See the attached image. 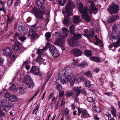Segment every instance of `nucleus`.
I'll return each mask as SVG.
<instances>
[{
    "mask_svg": "<svg viewBox=\"0 0 120 120\" xmlns=\"http://www.w3.org/2000/svg\"><path fill=\"white\" fill-rule=\"evenodd\" d=\"M71 53L75 57H78L82 55V51L79 49H72L71 52Z\"/></svg>",
    "mask_w": 120,
    "mask_h": 120,
    "instance_id": "ddd939ff",
    "label": "nucleus"
},
{
    "mask_svg": "<svg viewBox=\"0 0 120 120\" xmlns=\"http://www.w3.org/2000/svg\"><path fill=\"white\" fill-rule=\"evenodd\" d=\"M29 33V36H30L32 39H34L36 38H38V34L34 31V29L33 28L30 29Z\"/></svg>",
    "mask_w": 120,
    "mask_h": 120,
    "instance_id": "dca6fc26",
    "label": "nucleus"
},
{
    "mask_svg": "<svg viewBox=\"0 0 120 120\" xmlns=\"http://www.w3.org/2000/svg\"><path fill=\"white\" fill-rule=\"evenodd\" d=\"M55 85L56 86V89L58 91H60L62 89V86L61 84L58 82H56Z\"/></svg>",
    "mask_w": 120,
    "mask_h": 120,
    "instance_id": "72a5a7b5",
    "label": "nucleus"
},
{
    "mask_svg": "<svg viewBox=\"0 0 120 120\" xmlns=\"http://www.w3.org/2000/svg\"><path fill=\"white\" fill-rule=\"evenodd\" d=\"M66 77L65 78V80L66 82V83L68 84L69 83L70 81V79L71 78V76H66Z\"/></svg>",
    "mask_w": 120,
    "mask_h": 120,
    "instance_id": "a19ab883",
    "label": "nucleus"
},
{
    "mask_svg": "<svg viewBox=\"0 0 120 120\" xmlns=\"http://www.w3.org/2000/svg\"><path fill=\"white\" fill-rule=\"evenodd\" d=\"M84 75H86V76L90 77L91 76V74L90 71H89L84 73Z\"/></svg>",
    "mask_w": 120,
    "mask_h": 120,
    "instance_id": "864d4df0",
    "label": "nucleus"
},
{
    "mask_svg": "<svg viewBox=\"0 0 120 120\" xmlns=\"http://www.w3.org/2000/svg\"><path fill=\"white\" fill-rule=\"evenodd\" d=\"M4 5H2V7L1 8H0V10L3 11L4 13H6V11L5 10V7L4 6Z\"/></svg>",
    "mask_w": 120,
    "mask_h": 120,
    "instance_id": "3c124183",
    "label": "nucleus"
},
{
    "mask_svg": "<svg viewBox=\"0 0 120 120\" xmlns=\"http://www.w3.org/2000/svg\"><path fill=\"white\" fill-rule=\"evenodd\" d=\"M4 116V113L0 111V117H3Z\"/></svg>",
    "mask_w": 120,
    "mask_h": 120,
    "instance_id": "69168bd1",
    "label": "nucleus"
},
{
    "mask_svg": "<svg viewBox=\"0 0 120 120\" xmlns=\"http://www.w3.org/2000/svg\"><path fill=\"white\" fill-rule=\"evenodd\" d=\"M47 49V48L46 47H44L43 49H37V53L39 54L38 56L43 57L44 56V50Z\"/></svg>",
    "mask_w": 120,
    "mask_h": 120,
    "instance_id": "b1692460",
    "label": "nucleus"
},
{
    "mask_svg": "<svg viewBox=\"0 0 120 120\" xmlns=\"http://www.w3.org/2000/svg\"><path fill=\"white\" fill-rule=\"evenodd\" d=\"M62 29V31H60V32H56L55 33L56 34H57L59 36L63 38H65L67 36V34L68 33V31L65 28H63Z\"/></svg>",
    "mask_w": 120,
    "mask_h": 120,
    "instance_id": "4468645a",
    "label": "nucleus"
},
{
    "mask_svg": "<svg viewBox=\"0 0 120 120\" xmlns=\"http://www.w3.org/2000/svg\"><path fill=\"white\" fill-rule=\"evenodd\" d=\"M116 110L112 111H111V113L112 114L113 116L115 117H116Z\"/></svg>",
    "mask_w": 120,
    "mask_h": 120,
    "instance_id": "052dcab7",
    "label": "nucleus"
},
{
    "mask_svg": "<svg viewBox=\"0 0 120 120\" xmlns=\"http://www.w3.org/2000/svg\"><path fill=\"white\" fill-rule=\"evenodd\" d=\"M119 10V6L114 3H112L111 5H110L109 8L107 9V10L111 15L117 13Z\"/></svg>",
    "mask_w": 120,
    "mask_h": 120,
    "instance_id": "20e7f679",
    "label": "nucleus"
},
{
    "mask_svg": "<svg viewBox=\"0 0 120 120\" xmlns=\"http://www.w3.org/2000/svg\"><path fill=\"white\" fill-rule=\"evenodd\" d=\"M44 14L42 11H39L35 15L36 17L39 19H41L43 17V15Z\"/></svg>",
    "mask_w": 120,
    "mask_h": 120,
    "instance_id": "7c9ffc66",
    "label": "nucleus"
},
{
    "mask_svg": "<svg viewBox=\"0 0 120 120\" xmlns=\"http://www.w3.org/2000/svg\"><path fill=\"white\" fill-rule=\"evenodd\" d=\"M73 95V93L71 91L69 90L67 91L66 95L67 97H70Z\"/></svg>",
    "mask_w": 120,
    "mask_h": 120,
    "instance_id": "c03bdc74",
    "label": "nucleus"
},
{
    "mask_svg": "<svg viewBox=\"0 0 120 120\" xmlns=\"http://www.w3.org/2000/svg\"><path fill=\"white\" fill-rule=\"evenodd\" d=\"M61 80V82L63 84H65L66 82V81H65V79H61L60 80Z\"/></svg>",
    "mask_w": 120,
    "mask_h": 120,
    "instance_id": "774afa93",
    "label": "nucleus"
},
{
    "mask_svg": "<svg viewBox=\"0 0 120 120\" xmlns=\"http://www.w3.org/2000/svg\"><path fill=\"white\" fill-rule=\"evenodd\" d=\"M75 27L74 25H72L70 27V34L73 35L75 34Z\"/></svg>",
    "mask_w": 120,
    "mask_h": 120,
    "instance_id": "473e14b6",
    "label": "nucleus"
},
{
    "mask_svg": "<svg viewBox=\"0 0 120 120\" xmlns=\"http://www.w3.org/2000/svg\"><path fill=\"white\" fill-rule=\"evenodd\" d=\"M64 116L68 120H70L71 118L70 116L69 115V114Z\"/></svg>",
    "mask_w": 120,
    "mask_h": 120,
    "instance_id": "0e129e2a",
    "label": "nucleus"
},
{
    "mask_svg": "<svg viewBox=\"0 0 120 120\" xmlns=\"http://www.w3.org/2000/svg\"><path fill=\"white\" fill-rule=\"evenodd\" d=\"M9 101H8L4 100L0 102V109L3 110H4V108L7 107Z\"/></svg>",
    "mask_w": 120,
    "mask_h": 120,
    "instance_id": "f3484780",
    "label": "nucleus"
},
{
    "mask_svg": "<svg viewBox=\"0 0 120 120\" xmlns=\"http://www.w3.org/2000/svg\"><path fill=\"white\" fill-rule=\"evenodd\" d=\"M32 11L35 15H36V14H37L38 12H39V11H37V9L36 8H33L32 10Z\"/></svg>",
    "mask_w": 120,
    "mask_h": 120,
    "instance_id": "de8ad7c7",
    "label": "nucleus"
},
{
    "mask_svg": "<svg viewBox=\"0 0 120 120\" xmlns=\"http://www.w3.org/2000/svg\"><path fill=\"white\" fill-rule=\"evenodd\" d=\"M30 72L35 75H38L39 76L41 75V74H40V72L39 68L36 66H32L31 68Z\"/></svg>",
    "mask_w": 120,
    "mask_h": 120,
    "instance_id": "9d476101",
    "label": "nucleus"
},
{
    "mask_svg": "<svg viewBox=\"0 0 120 120\" xmlns=\"http://www.w3.org/2000/svg\"><path fill=\"white\" fill-rule=\"evenodd\" d=\"M120 43V39H119L117 42L113 43V45L114 48H116L119 46Z\"/></svg>",
    "mask_w": 120,
    "mask_h": 120,
    "instance_id": "58836bf2",
    "label": "nucleus"
},
{
    "mask_svg": "<svg viewBox=\"0 0 120 120\" xmlns=\"http://www.w3.org/2000/svg\"><path fill=\"white\" fill-rule=\"evenodd\" d=\"M84 53L86 56L88 57L91 56L92 55V52L91 51L87 49L85 50Z\"/></svg>",
    "mask_w": 120,
    "mask_h": 120,
    "instance_id": "c85d7f7f",
    "label": "nucleus"
},
{
    "mask_svg": "<svg viewBox=\"0 0 120 120\" xmlns=\"http://www.w3.org/2000/svg\"><path fill=\"white\" fill-rule=\"evenodd\" d=\"M78 76L77 75L76 77L74 78H72L71 81H70L71 86H73L74 85V83L76 82L77 83H79L81 81V79L82 78L83 79V77L81 78H78Z\"/></svg>",
    "mask_w": 120,
    "mask_h": 120,
    "instance_id": "6ab92c4d",
    "label": "nucleus"
},
{
    "mask_svg": "<svg viewBox=\"0 0 120 120\" xmlns=\"http://www.w3.org/2000/svg\"><path fill=\"white\" fill-rule=\"evenodd\" d=\"M78 115L79 116L80 115L81 112L82 113V116L84 118H86L89 117L90 115L87 113L85 110L82 109L81 108H78Z\"/></svg>",
    "mask_w": 120,
    "mask_h": 120,
    "instance_id": "2eb2a0df",
    "label": "nucleus"
},
{
    "mask_svg": "<svg viewBox=\"0 0 120 120\" xmlns=\"http://www.w3.org/2000/svg\"><path fill=\"white\" fill-rule=\"evenodd\" d=\"M14 107V105L12 103H8L7 107H8L10 109L13 108Z\"/></svg>",
    "mask_w": 120,
    "mask_h": 120,
    "instance_id": "603ef678",
    "label": "nucleus"
},
{
    "mask_svg": "<svg viewBox=\"0 0 120 120\" xmlns=\"http://www.w3.org/2000/svg\"><path fill=\"white\" fill-rule=\"evenodd\" d=\"M21 2L20 0H15L14 3V7L15 8H16L18 7L21 4Z\"/></svg>",
    "mask_w": 120,
    "mask_h": 120,
    "instance_id": "c9c22d12",
    "label": "nucleus"
},
{
    "mask_svg": "<svg viewBox=\"0 0 120 120\" xmlns=\"http://www.w3.org/2000/svg\"><path fill=\"white\" fill-rule=\"evenodd\" d=\"M12 50L11 48L8 47L3 51V54L7 56H11L12 54Z\"/></svg>",
    "mask_w": 120,
    "mask_h": 120,
    "instance_id": "a211bd4d",
    "label": "nucleus"
},
{
    "mask_svg": "<svg viewBox=\"0 0 120 120\" xmlns=\"http://www.w3.org/2000/svg\"><path fill=\"white\" fill-rule=\"evenodd\" d=\"M73 21L74 24H77L79 23L81 21L79 16H75Z\"/></svg>",
    "mask_w": 120,
    "mask_h": 120,
    "instance_id": "393cba45",
    "label": "nucleus"
},
{
    "mask_svg": "<svg viewBox=\"0 0 120 120\" xmlns=\"http://www.w3.org/2000/svg\"><path fill=\"white\" fill-rule=\"evenodd\" d=\"M118 17L117 15H116L115 16L110 17L108 19V22L110 23L116 20Z\"/></svg>",
    "mask_w": 120,
    "mask_h": 120,
    "instance_id": "cd10ccee",
    "label": "nucleus"
},
{
    "mask_svg": "<svg viewBox=\"0 0 120 120\" xmlns=\"http://www.w3.org/2000/svg\"><path fill=\"white\" fill-rule=\"evenodd\" d=\"M84 32V34H83V35L88 39H90L94 37V32L92 30L90 31L89 34H87L89 32V30L87 29H85Z\"/></svg>",
    "mask_w": 120,
    "mask_h": 120,
    "instance_id": "9b49d317",
    "label": "nucleus"
},
{
    "mask_svg": "<svg viewBox=\"0 0 120 120\" xmlns=\"http://www.w3.org/2000/svg\"><path fill=\"white\" fill-rule=\"evenodd\" d=\"M45 36L46 38H49L51 37V34L49 33H47L45 34Z\"/></svg>",
    "mask_w": 120,
    "mask_h": 120,
    "instance_id": "5fc2aeb1",
    "label": "nucleus"
},
{
    "mask_svg": "<svg viewBox=\"0 0 120 120\" xmlns=\"http://www.w3.org/2000/svg\"><path fill=\"white\" fill-rule=\"evenodd\" d=\"M72 72L70 69H69L66 70L64 73V75L65 76H71Z\"/></svg>",
    "mask_w": 120,
    "mask_h": 120,
    "instance_id": "f704fd0d",
    "label": "nucleus"
},
{
    "mask_svg": "<svg viewBox=\"0 0 120 120\" xmlns=\"http://www.w3.org/2000/svg\"><path fill=\"white\" fill-rule=\"evenodd\" d=\"M8 99L14 102H16L18 100V99L16 96L13 94H11L10 95Z\"/></svg>",
    "mask_w": 120,
    "mask_h": 120,
    "instance_id": "a878e982",
    "label": "nucleus"
},
{
    "mask_svg": "<svg viewBox=\"0 0 120 120\" xmlns=\"http://www.w3.org/2000/svg\"><path fill=\"white\" fill-rule=\"evenodd\" d=\"M44 0H37L36 3L37 5H38L44 4Z\"/></svg>",
    "mask_w": 120,
    "mask_h": 120,
    "instance_id": "79ce46f5",
    "label": "nucleus"
},
{
    "mask_svg": "<svg viewBox=\"0 0 120 120\" xmlns=\"http://www.w3.org/2000/svg\"><path fill=\"white\" fill-rule=\"evenodd\" d=\"M60 4L61 6H63L65 4L66 0H57Z\"/></svg>",
    "mask_w": 120,
    "mask_h": 120,
    "instance_id": "a18cd8bd",
    "label": "nucleus"
},
{
    "mask_svg": "<svg viewBox=\"0 0 120 120\" xmlns=\"http://www.w3.org/2000/svg\"><path fill=\"white\" fill-rule=\"evenodd\" d=\"M92 107L93 109L96 112H99L101 111V109L99 107L96 106L95 103H94L92 105Z\"/></svg>",
    "mask_w": 120,
    "mask_h": 120,
    "instance_id": "c756f323",
    "label": "nucleus"
},
{
    "mask_svg": "<svg viewBox=\"0 0 120 120\" xmlns=\"http://www.w3.org/2000/svg\"><path fill=\"white\" fill-rule=\"evenodd\" d=\"M79 10L80 13L82 14V18L86 22H90L91 19L89 15V13L90 15H91L92 13L86 6L83 7L82 3L80 2L79 4Z\"/></svg>",
    "mask_w": 120,
    "mask_h": 120,
    "instance_id": "f03ea898",
    "label": "nucleus"
},
{
    "mask_svg": "<svg viewBox=\"0 0 120 120\" xmlns=\"http://www.w3.org/2000/svg\"><path fill=\"white\" fill-rule=\"evenodd\" d=\"M15 89V85L12 84L11 86L10 87V90H14Z\"/></svg>",
    "mask_w": 120,
    "mask_h": 120,
    "instance_id": "e2e57ef3",
    "label": "nucleus"
},
{
    "mask_svg": "<svg viewBox=\"0 0 120 120\" xmlns=\"http://www.w3.org/2000/svg\"><path fill=\"white\" fill-rule=\"evenodd\" d=\"M110 38L112 40L115 39H120V36L119 30L116 31H112V34L109 35Z\"/></svg>",
    "mask_w": 120,
    "mask_h": 120,
    "instance_id": "1a4fd4ad",
    "label": "nucleus"
},
{
    "mask_svg": "<svg viewBox=\"0 0 120 120\" xmlns=\"http://www.w3.org/2000/svg\"><path fill=\"white\" fill-rule=\"evenodd\" d=\"M41 56H38L36 59V61L39 63L40 65L44 61V60L42 58Z\"/></svg>",
    "mask_w": 120,
    "mask_h": 120,
    "instance_id": "2f4dec72",
    "label": "nucleus"
},
{
    "mask_svg": "<svg viewBox=\"0 0 120 120\" xmlns=\"http://www.w3.org/2000/svg\"><path fill=\"white\" fill-rule=\"evenodd\" d=\"M73 62L72 63V64L73 65H76L77 67L79 66V64L77 60H75L73 59L72 60Z\"/></svg>",
    "mask_w": 120,
    "mask_h": 120,
    "instance_id": "ea45409f",
    "label": "nucleus"
},
{
    "mask_svg": "<svg viewBox=\"0 0 120 120\" xmlns=\"http://www.w3.org/2000/svg\"><path fill=\"white\" fill-rule=\"evenodd\" d=\"M89 58L92 61H94L96 62L99 63L101 61L100 58L96 56L90 57Z\"/></svg>",
    "mask_w": 120,
    "mask_h": 120,
    "instance_id": "bb28decb",
    "label": "nucleus"
},
{
    "mask_svg": "<svg viewBox=\"0 0 120 120\" xmlns=\"http://www.w3.org/2000/svg\"><path fill=\"white\" fill-rule=\"evenodd\" d=\"M18 92H19V94H23V93L24 91L22 88H20L17 90Z\"/></svg>",
    "mask_w": 120,
    "mask_h": 120,
    "instance_id": "8fccbe9b",
    "label": "nucleus"
},
{
    "mask_svg": "<svg viewBox=\"0 0 120 120\" xmlns=\"http://www.w3.org/2000/svg\"><path fill=\"white\" fill-rule=\"evenodd\" d=\"M12 42H14V43L12 45V48L15 51H19L21 46V44L16 40L11 39Z\"/></svg>",
    "mask_w": 120,
    "mask_h": 120,
    "instance_id": "6e6552de",
    "label": "nucleus"
},
{
    "mask_svg": "<svg viewBox=\"0 0 120 120\" xmlns=\"http://www.w3.org/2000/svg\"><path fill=\"white\" fill-rule=\"evenodd\" d=\"M88 64L85 61H82L80 64H79V66L81 67L82 68H84L86 67Z\"/></svg>",
    "mask_w": 120,
    "mask_h": 120,
    "instance_id": "e433bc0d",
    "label": "nucleus"
},
{
    "mask_svg": "<svg viewBox=\"0 0 120 120\" xmlns=\"http://www.w3.org/2000/svg\"><path fill=\"white\" fill-rule=\"evenodd\" d=\"M23 23L21 22L19 24L18 27L19 30H20L21 32H22V34L23 35L26 34L28 31L27 28L25 27Z\"/></svg>",
    "mask_w": 120,
    "mask_h": 120,
    "instance_id": "f8f14e48",
    "label": "nucleus"
},
{
    "mask_svg": "<svg viewBox=\"0 0 120 120\" xmlns=\"http://www.w3.org/2000/svg\"><path fill=\"white\" fill-rule=\"evenodd\" d=\"M90 82L89 81H86L85 82V86L89 88L90 87Z\"/></svg>",
    "mask_w": 120,
    "mask_h": 120,
    "instance_id": "09e8293b",
    "label": "nucleus"
},
{
    "mask_svg": "<svg viewBox=\"0 0 120 120\" xmlns=\"http://www.w3.org/2000/svg\"><path fill=\"white\" fill-rule=\"evenodd\" d=\"M23 82L28 86V88H32L34 86V83L31 77L29 75L26 76Z\"/></svg>",
    "mask_w": 120,
    "mask_h": 120,
    "instance_id": "7ed1b4c3",
    "label": "nucleus"
},
{
    "mask_svg": "<svg viewBox=\"0 0 120 120\" xmlns=\"http://www.w3.org/2000/svg\"><path fill=\"white\" fill-rule=\"evenodd\" d=\"M69 109H68L66 108L65 111V112L64 113V115L69 114Z\"/></svg>",
    "mask_w": 120,
    "mask_h": 120,
    "instance_id": "bf43d9fd",
    "label": "nucleus"
},
{
    "mask_svg": "<svg viewBox=\"0 0 120 120\" xmlns=\"http://www.w3.org/2000/svg\"><path fill=\"white\" fill-rule=\"evenodd\" d=\"M65 40L63 39L57 38L55 41L54 44L60 46L63 51H64L65 48L64 47Z\"/></svg>",
    "mask_w": 120,
    "mask_h": 120,
    "instance_id": "0eeeda50",
    "label": "nucleus"
},
{
    "mask_svg": "<svg viewBox=\"0 0 120 120\" xmlns=\"http://www.w3.org/2000/svg\"><path fill=\"white\" fill-rule=\"evenodd\" d=\"M82 92V94H83L84 95H86L87 94L86 92V91L84 89H82V91L81 92Z\"/></svg>",
    "mask_w": 120,
    "mask_h": 120,
    "instance_id": "338daca9",
    "label": "nucleus"
},
{
    "mask_svg": "<svg viewBox=\"0 0 120 120\" xmlns=\"http://www.w3.org/2000/svg\"><path fill=\"white\" fill-rule=\"evenodd\" d=\"M14 0H8L7 2V4L9 6H10L12 4Z\"/></svg>",
    "mask_w": 120,
    "mask_h": 120,
    "instance_id": "13d9d810",
    "label": "nucleus"
},
{
    "mask_svg": "<svg viewBox=\"0 0 120 120\" xmlns=\"http://www.w3.org/2000/svg\"><path fill=\"white\" fill-rule=\"evenodd\" d=\"M91 10L94 14H96L98 13V10L95 6V4L93 2H92L90 3Z\"/></svg>",
    "mask_w": 120,
    "mask_h": 120,
    "instance_id": "4be33fe9",
    "label": "nucleus"
},
{
    "mask_svg": "<svg viewBox=\"0 0 120 120\" xmlns=\"http://www.w3.org/2000/svg\"><path fill=\"white\" fill-rule=\"evenodd\" d=\"M49 49L54 58H56L60 55V53L54 46L51 45L49 48Z\"/></svg>",
    "mask_w": 120,
    "mask_h": 120,
    "instance_id": "423d86ee",
    "label": "nucleus"
},
{
    "mask_svg": "<svg viewBox=\"0 0 120 120\" xmlns=\"http://www.w3.org/2000/svg\"><path fill=\"white\" fill-rule=\"evenodd\" d=\"M40 105V103H39L38 104L36 108L33 110L32 112V114H35L37 113L38 110L39 108Z\"/></svg>",
    "mask_w": 120,
    "mask_h": 120,
    "instance_id": "4c0bfd02",
    "label": "nucleus"
},
{
    "mask_svg": "<svg viewBox=\"0 0 120 120\" xmlns=\"http://www.w3.org/2000/svg\"><path fill=\"white\" fill-rule=\"evenodd\" d=\"M87 100L90 102H94L95 101L94 99H93L92 97H87Z\"/></svg>",
    "mask_w": 120,
    "mask_h": 120,
    "instance_id": "37998d69",
    "label": "nucleus"
},
{
    "mask_svg": "<svg viewBox=\"0 0 120 120\" xmlns=\"http://www.w3.org/2000/svg\"><path fill=\"white\" fill-rule=\"evenodd\" d=\"M96 41L94 42V44L95 45L99 44L100 47H101L103 46V44L102 41L98 39V38L96 35H95Z\"/></svg>",
    "mask_w": 120,
    "mask_h": 120,
    "instance_id": "5701e85b",
    "label": "nucleus"
},
{
    "mask_svg": "<svg viewBox=\"0 0 120 120\" xmlns=\"http://www.w3.org/2000/svg\"><path fill=\"white\" fill-rule=\"evenodd\" d=\"M10 95L9 92H7L4 94V97L5 98H8L9 97Z\"/></svg>",
    "mask_w": 120,
    "mask_h": 120,
    "instance_id": "6e6d98bb",
    "label": "nucleus"
},
{
    "mask_svg": "<svg viewBox=\"0 0 120 120\" xmlns=\"http://www.w3.org/2000/svg\"><path fill=\"white\" fill-rule=\"evenodd\" d=\"M64 91H61L59 92V95L60 97H62L63 96L64 94Z\"/></svg>",
    "mask_w": 120,
    "mask_h": 120,
    "instance_id": "680f3d73",
    "label": "nucleus"
},
{
    "mask_svg": "<svg viewBox=\"0 0 120 120\" xmlns=\"http://www.w3.org/2000/svg\"><path fill=\"white\" fill-rule=\"evenodd\" d=\"M44 5V4H42L38 6V7H40L41 9V10H40V11H43L45 10V9Z\"/></svg>",
    "mask_w": 120,
    "mask_h": 120,
    "instance_id": "4d7b16f0",
    "label": "nucleus"
},
{
    "mask_svg": "<svg viewBox=\"0 0 120 120\" xmlns=\"http://www.w3.org/2000/svg\"><path fill=\"white\" fill-rule=\"evenodd\" d=\"M112 31H116L117 30H119L117 29V26L115 24H114L112 26Z\"/></svg>",
    "mask_w": 120,
    "mask_h": 120,
    "instance_id": "49530a36",
    "label": "nucleus"
},
{
    "mask_svg": "<svg viewBox=\"0 0 120 120\" xmlns=\"http://www.w3.org/2000/svg\"><path fill=\"white\" fill-rule=\"evenodd\" d=\"M81 87L79 88L78 87H73L72 88V90L74 92L73 93V94L76 96H78L79 94L82 91V90L80 89Z\"/></svg>",
    "mask_w": 120,
    "mask_h": 120,
    "instance_id": "aec40b11",
    "label": "nucleus"
},
{
    "mask_svg": "<svg viewBox=\"0 0 120 120\" xmlns=\"http://www.w3.org/2000/svg\"><path fill=\"white\" fill-rule=\"evenodd\" d=\"M14 38H17L21 41V42H24V40H26V38L23 36H21L18 33L16 32L14 36Z\"/></svg>",
    "mask_w": 120,
    "mask_h": 120,
    "instance_id": "412c9836",
    "label": "nucleus"
},
{
    "mask_svg": "<svg viewBox=\"0 0 120 120\" xmlns=\"http://www.w3.org/2000/svg\"><path fill=\"white\" fill-rule=\"evenodd\" d=\"M72 37H71L70 39V40L69 43L71 44L74 46L77 45L78 42L77 40L80 39L82 37V35L80 34H75Z\"/></svg>",
    "mask_w": 120,
    "mask_h": 120,
    "instance_id": "39448f33",
    "label": "nucleus"
},
{
    "mask_svg": "<svg viewBox=\"0 0 120 120\" xmlns=\"http://www.w3.org/2000/svg\"><path fill=\"white\" fill-rule=\"evenodd\" d=\"M75 7V3L71 1L68 2L66 4L65 10L66 15L63 22L67 26L71 24L72 21L70 17L72 15L73 8Z\"/></svg>",
    "mask_w": 120,
    "mask_h": 120,
    "instance_id": "f257e3e1",
    "label": "nucleus"
}]
</instances>
